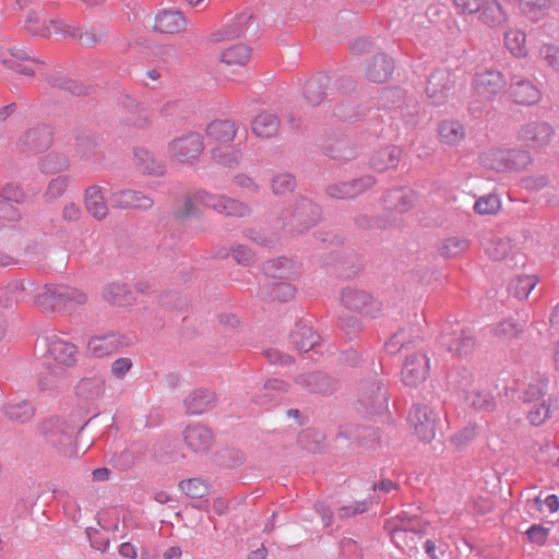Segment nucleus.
I'll use <instances>...</instances> for the list:
<instances>
[{"label": "nucleus", "instance_id": "f704fd0d", "mask_svg": "<svg viewBox=\"0 0 559 559\" xmlns=\"http://www.w3.org/2000/svg\"><path fill=\"white\" fill-rule=\"evenodd\" d=\"M330 78L324 73H319L310 78L304 86V97L311 105L317 106L326 97V88Z\"/></svg>", "mask_w": 559, "mask_h": 559}, {"label": "nucleus", "instance_id": "052dcab7", "mask_svg": "<svg viewBox=\"0 0 559 559\" xmlns=\"http://www.w3.org/2000/svg\"><path fill=\"white\" fill-rule=\"evenodd\" d=\"M180 489L191 498H203L209 493V486L200 478H190L179 484Z\"/></svg>", "mask_w": 559, "mask_h": 559}, {"label": "nucleus", "instance_id": "dca6fc26", "mask_svg": "<svg viewBox=\"0 0 559 559\" xmlns=\"http://www.w3.org/2000/svg\"><path fill=\"white\" fill-rule=\"evenodd\" d=\"M509 93L514 103L523 106H533L542 99L539 87L533 81L516 74L510 76Z\"/></svg>", "mask_w": 559, "mask_h": 559}, {"label": "nucleus", "instance_id": "39448f33", "mask_svg": "<svg viewBox=\"0 0 559 559\" xmlns=\"http://www.w3.org/2000/svg\"><path fill=\"white\" fill-rule=\"evenodd\" d=\"M472 384L473 377L467 370L452 372L449 376L450 388L457 393H462L468 406L476 411H492L495 407L493 396L479 389H473L469 391Z\"/></svg>", "mask_w": 559, "mask_h": 559}, {"label": "nucleus", "instance_id": "774afa93", "mask_svg": "<svg viewBox=\"0 0 559 559\" xmlns=\"http://www.w3.org/2000/svg\"><path fill=\"white\" fill-rule=\"evenodd\" d=\"M417 523V516H409L406 512L397 514L393 519V538H397L404 532L415 531Z\"/></svg>", "mask_w": 559, "mask_h": 559}, {"label": "nucleus", "instance_id": "bf43d9fd", "mask_svg": "<svg viewBox=\"0 0 559 559\" xmlns=\"http://www.w3.org/2000/svg\"><path fill=\"white\" fill-rule=\"evenodd\" d=\"M500 207L501 201L495 193H488L479 197L474 204V211L479 215L496 214Z\"/></svg>", "mask_w": 559, "mask_h": 559}, {"label": "nucleus", "instance_id": "2f4dec72", "mask_svg": "<svg viewBox=\"0 0 559 559\" xmlns=\"http://www.w3.org/2000/svg\"><path fill=\"white\" fill-rule=\"evenodd\" d=\"M263 272L273 280H289L298 274L299 267L293 260L281 257L266 261Z\"/></svg>", "mask_w": 559, "mask_h": 559}, {"label": "nucleus", "instance_id": "37998d69", "mask_svg": "<svg viewBox=\"0 0 559 559\" xmlns=\"http://www.w3.org/2000/svg\"><path fill=\"white\" fill-rule=\"evenodd\" d=\"M440 141L447 145H457L465 138L464 126L456 120H444L439 124Z\"/></svg>", "mask_w": 559, "mask_h": 559}, {"label": "nucleus", "instance_id": "20e7f679", "mask_svg": "<svg viewBox=\"0 0 559 559\" xmlns=\"http://www.w3.org/2000/svg\"><path fill=\"white\" fill-rule=\"evenodd\" d=\"M86 423H74L71 420L53 417L43 424V432L47 442L55 447L62 455L72 456L76 454L74 447L75 433L83 429Z\"/></svg>", "mask_w": 559, "mask_h": 559}, {"label": "nucleus", "instance_id": "7ed1b4c3", "mask_svg": "<svg viewBox=\"0 0 559 559\" xmlns=\"http://www.w3.org/2000/svg\"><path fill=\"white\" fill-rule=\"evenodd\" d=\"M87 301V295L68 285H46L35 297V304L46 311H72Z\"/></svg>", "mask_w": 559, "mask_h": 559}, {"label": "nucleus", "instance_id": "680f3d73", "mask_svg": "<svg viewBox=\"0 0 559 559\" xmlns=\"http://www.w3.org/2000/svg\"><path fill=\"white\" fill-rule=\"evenodd\" d=\"M540 60L552 71L559 73V47L554 44H543L538 51Z\"/></svg>", "mask_w": 559, "mask_h": 559}, {"label": "nucleus", "instance_id": "de8ad7c7", "mask_svg": "<svg viewBox=\"0 0 559 559\" xmlns=\"http://www.w3.org/2000/svg\"><path fill=\"white\" fill-rule=\"evenodd\" d=\"M135 159L141 169L150 175L162 176L166 171L165 164L151 152L140 150L135 152Z\"/></svg>", "mask_w": 559, "mask_h": 559}, {"label": "nucleus", "instance_id": "5701e85b", "mask_svg": "<svg viewBox=\"0 0 559 559\" xmlns=\"http://www.w3.org/2000/svg\"><path fill=\"white\" fill-rule=\"evenodd\" d=\"M252 14L249 11H243L229 21L222 29L215 31L210 35V41L219 43L229 40L245 35L247 25L251 20Z\"/></svg>", "mask_w": 559, "mask_h": 559}, {"label": "nucleus", "instance_id": "f03ea898", "mask_svg": "<svg viewBox=\"0 0 559 559\" xmlns=\"http://www.w3.org/2000/svg\"><path fill=\"white\" fill-rule=\"evenodd\" d=\"M506 85V79L498 70L489 69L476 73L472 83L469 112L478 117L488 111L490 103L503 91Z\"/></svg>", "mask_w": 559, "mask_h": 559}, {"label": "nucleus", "instance_id": "a878e982", "mask_svg": "<svg viewBox=\"0 0 559 559\" xmlns=\"http://www.w3.org/2000/svg\"><path fill=\"white\" fill-rule=\"evenodd\" d=\"M320 336L313 332L312 328L306 322H298L290 333L292 345L300 352L314 349L319 344Z\"/></svg>", "mask_w": 559, "mask_h": 559}, {"label": "nucleus", "instance_id": "c85d7f7f", "mask_svg": "<svg viewBox=\"0 0 559 559\" xmlns=\"http://www.w3.org/2000/svg\"><path fill=\"white\" fill-rule=\"evenodd\" d=\"M394 70V62L386 55H377L372 57L366 68V76L374 83L385 82Z\"/></svg>", "mask_w": 559, "mask_h": 559}, {"label": "nucleus", "instance_id": "a18cd8bd", "mask_svg": "<svg viewBox=\"0 0 559 559\" xmlns=\"http://www.w3.org/2000/svg\"><path fill=\"white\" fill-rule=\"evenodd\" d=\"M76 154L85 160H98L99 143L94 134L84 133L76 138Z\"/></svg>", "mask_w": 559, "mask_h": 559}, {"label": "nucleus", "instance_id": "9d476101", "mask_svg": "<svg viewBox=\"0 0 559 559\" xmlns=\"http://www.w3.org/2000/svg\"><path fill=\"white\" fill-rule=\"evenodd\" d=\"M442 346L453 355L463 356L468 354L475 346V337L469 330L463 329L460 323L448 322L442 326L439 337Z\"/></svg>", "mask_w": 559, "mask_h": 559}, {"label": "nucleus", "instance_id": "e433bc0d", "mask_svg": "<svg viewBox=\"0 0 559 559\" xmlns=\"http://www.w3.org/2000/svg\"><path fill=\"white\" fill-rule=\"evenodd\" d=\"M105 384L102 377L84 378L75 388L76 396L85 402H94L104 394Z\"/></svg>", "mask_w": 559, "mask_h": 559}, {"label": "nucleus", "instance_id": "f8f14e48", "mask_svg": "<svg viewBox=\"0 0 559 559\" xmlns=\"http://www.w3.org/2000/svg\"><path fill=\"white\" fill-rule=\"evenodd\" d=\"M388 390L380 381H366L360 384L358 404L367 414L381 413L388 408Z\"/></svg>", "mask_w": 559, "mask_h": 559}, {"label": "nucleus", "instance_id": "1a4fd4ad", "mask_svg": "<svg viewBox=\"0 0 559 559\" xmlns=\"http://www.w3.org/2000/svg\"><path fill=\"white\" fill-rule=\"evenodd\" d=\"M204 150L203 136L198 132H189L168 143V157L180 164H193Z\"/></svg>", "mask_w": 559, "mask_h": 559}, {"label": "nucleus", "instance_id": "79ce46f5", "mask_svg": "<svg viewBox=\"0 0 559 559\" xmlns=\"http://www.w3.org/2000/svg\"><path fill=\"white\" fill-rule=\"evenodd\" d=\"M252 132L261 138H272L280 129L278 118L271 112H262L252 121Z\"/></svg>", "mask_w": 559, "mask_h": 559}, {"label": "nucleus", "instance_id": "412c9836", "mask_svg": "<svg viewBox=\"0 0 559 559\" xmlns=\"http://www.w3.org/2000/svg\"><path fill=\"white\" fill-rule=\"evenodd\" d=\"M295 382L304 390L319 394H331L337 385L336 380L321 371L301 373Z\"/></svg>", "mask_w": 559, "mask_h": 559}, {"label": "nucleus", "instance_id": "4be33fe9", "mask_svg": "<svg viewBox=\"0 0 559 559\" xmlns=\"http://www.w3.org/2000/svg\"><path fill=\"white\" fill-rule=\"evenodd\" d=\"M183 439L189 449L195 453H204L213 444L212 431L202 425L188 426L183 431Z\"/></svg>", "mask_w": 559, "mask_h": 559}, {"label": "nucleus", "instance_id": "ea45409f", "mask_svg": "<svg viewBox=\"0 0 559 559\" xmlns=\"http://www.w3.org/2000/svg\"><path fill=\"white\" fill-rule=\"evenodd\" d=\"M417 338H419V336L415 335V330L412 326L401 328L384 344L385 352L394 355L402 348L414 344Z\"/></svg>", "mask_w": 559, "mask_h": 559}, {"label": "nucleus", "instance_id": "8fccbe9b", "mask_svg": "<svg viewBox=\"0 0 559 559\" xmlns=\"http://www.w3.org/2000/svg\"><path fill=\"white\" fill-rule=\"evenodd\" d=\"M70 167L69 158L61 153L51 152L40 159L39 168L45 174H57Z\"/></svg>", "mask_w": 559, "mask_h": 559}, {"label": "nucleus", "instance_id": "603ef678", "mask_svg": "<svg viewBox=\"0 0 559 559\" xmlns=\"http://www.w3.org/2000/svg\"><path fill=\"white\" fill-rule=\"evenodd\" d=\"M242 157L240 150L233 146H219L212 150V158L217 164L233 168L237 166Z\"/></svg>", "mask_w": 559, "mask_h": 559}, {"label": "nucleus", "instance_id": "6e6552de", "mask_svg": "<svg viewBox=\"0 0 559 559\" xmlns=\"http://www.w3.org/2000/svg\"><path fill=\"white\" fill-rule=\"evenodd\" d=\"M47 354L53 362L49 364V373L53 377H62L67 368L74 367L78 362V347L57 335L47 338Z\"/></svg>", "mask_w": 559, "mask_h": 559}, {"label": "nucleus", "instance_id": "aec40b11", "mask_svg": "<svg viewBox=\"0 0 559 559\" xmlns=\"http://www.w3.org/2000/svg\"><path fill=\"white\" fill-rule=\"evenodd\" d=\"M124 344V337L115 332L92 336L87 342V353L103 358L117 352Z\"/></svg>", "mask_w": 559, "mask_h": 559}, {"label": "nucleus", "instance_id": "49530a36", "mask_svg": "<svg viewBox=\"0 0 559 559\" xmlns=\"http://www.w3.org/2000/svg\"><path fill=\"white\" fill-rule=\"evenodd\" d=\"M251 57V48L246 44H235L222 51L221 60L228 66H245Z\"/></svg>", "mask_w": 559, "mask_h": 559}, {"label": "nucleus", "instance_id": "13d9d810", "mask_svg": "<svg viewBox=\"0 0 559 559\" xmlns=\"http://www.w3.org/2000/svg\"><path fill=\"white\" fill-rule=\"evenodd\" d=\"M51 35L76 37L79 35V28L59 20H51L48 25L41 27L39 36L50 37Z\"/></svg>", "mask_w": 559, "mask_h": 559}, {"label": "nucleus", "instance_id": "4468645a", "mask_svg": "<svg viewBox=\"0 0 559 559\" xmlns=\"http://www.w3.org/2000/svg\"><path fill=\"white\" fill-rule=\"evenodd\" d=\"M429 369L430 361L425 353L408 355L401 371L402 381L407 386H417L427 379Z\"/></svg>", "mask_w": 559, "mask_h": 559}, {"label": "nucleus", "instance_id": "864d4df0", "mask_svg": "<svg viewBox=\"0 0 559 559\" xmlns=\"http://www.w3.org/2000/svg\"><path fill=\"white\" fill-rule=\"evenodd\" d=\"M4 413L10 420L25 423L33 417L34 408L28 402L21 401L16 403H9L4 407Z\"/></svg>", "mask_w": 559, "mask_h": 559}, {"label": "nucleus", "instance_id": "e2e57ef3", "mask_svg": "<svg viewBox=\"0 0 559 559\" xmlns=\"http://www.w3.org/2000/svg\"><path fill=\"white\" fill-rule=\"evenodd\" d=\"M324 437L316 430H305L299 436V443L310 452H318L323 449Z\"/></svg>", "mask_w": 559, "mask_h": 559}, {"label": "nucleus", "instance_id": "f257e3e1", "mask_svg": "<svg viewBox=\"0 0 559 559\" xmlns=\"http://www.w3.org/2000/svg\"><path fill=\"white\" fill-rule=\"evenodd\" d=\"M198 206L213 209L221 214L245 217L250 214V207L237 200L225 195L210 193L204 190L187 195L182 209L178 212L180 217H191L199 213Z\"/></svg>", "mask_w": 559, "mask_h": 559}, {"label": "nucleus", "instance_id": "f3484780", "mask_svg": "<svg viewBox=\"0 0 559 559\" xmlns=\"http://www.w3.org/2000/svg\"><path fill=\"white\" fill-rule=\"evenodd\" d=\"M1 62L8 69L31 76L34 74V66L39 64V61L31 56L25 49L13 46L3 52L0 57Z\"/></svg>", "mask_w": 559, "mask_h": 559}, {"label": "nucleus", "instance_id": "423d86ee", "mask_svg": "<svg viewBox=\"0 0 559 559\" xmlns=\"http://www.w3.org/2000/svg\"><path fill=\"white\" fill-rule=\"evenodd\" d=\"M321 216L320 209L311 200L301 198L295 210L281 217L282 229L287 234H302L310 229Z\"/></svg>", "mask_w": 559, "mask_h": 559}, {"label": "nucleus", "instance_id": "09e8293b", "mask_svg": "<svg viewBox=\"0 0 559 559\" xmlns=\"http://www.w3.org/2000/svg\"><path fill=\"white\" fill-rule=\"evenodd\" d=\"M538 278L535 275L519 276L509 284L508 292L516 299H525L535 288Z\"/></svg>", "mask_w": 559, "mask_h": 559}, {"label": "nucleus", "instance_id": "c756f323", "mask_svg": "<svg viewBox=\"0 0 559 559\" xmlns=\"http://www.w3.org/2000/svg\"><path fill=\"white\" fill-rule=\"evenodd\" d=\"M288 384L278 379H270L260 389L259 393L252 399V402L261 407H269L276 403L281 396L287 392Z\"/></svg>", "mask_w": 559, "mask_h": 559}, {"label": "nucleus", "instance_id": "393cba45", "mask_svg": "<svg viewBox=\"0 0 559 559\" xmlns=\"http://www.w3.org/2000/svg\"><path fill=\"white\" fill-rule=\"evenodd\" d=\"M216 395L207 389H197L185 399V407L190 415H201L213 408L216 404Z\"/></svg>", "mask_w": 559, "mask_h": 559}, {"label": "nucleus", "instance_id": "a19ab883", "mask_svg": "<svg viewBox=\"0 0 559 559\" xmlns=\"http://www.w3.org/2000/svg\"><path fill=\"white\" fill-rule=\"evenodd\" d=\"M509 156V150L490 148L481 154L480 163L484 167L499 173L510 171L508 164Z\"/></svg>", "mask_w": 559, "mask_h": 559}, {"label": "nucleus", "instance_id": "c03bdc74", "mask_svg": "<svg viewBox=\"0 0 559 559\" xmlns=\"http://www.w3.org/2000/svg\"><path fill=\"white\" fill-rule=\"evenodd\" d=\"M548 382L549 381L546 374L539 372L533 373L530 378L527 386L519 395V399H521L524 403L537 401L546 392Z\"/></svg>", "mask_w": 559, "mask_h": 559}, {"label": "nucleus", "instance_id": "473e14b6", "mask_svg": "<svg viewBox=\"0 0 559 559\" xmlns=\"http://www.w3.org/2000/svg\"><path fill=\"white\" fill-rule=\"evenodd\" d=\"M479 13V21L490 28L501 27L508 21V14L498 0H484Z\"/></svg>", "mask_w": 559, "mask_h": 559}, {"label": "nucleus", "instance_id": "6e6d98bb", "mask_svg": "<svg viewBox=\"0 0 559 559\" xmlns=\"http://www.w3.org/2000/svg\"><path fill=\"white\" fill-rule=\"evenodd\" d=\"M243 236L252 242L266 248L274 247L280 239L276 233H269L262 228H248L243 230Z\"/></svg>", "mask_w": 559, "mask_h": 559}, {"label": "nucleus", "instance_id": "58836bf2", "mask_svg": "<svg viewBox=\"0 0 559 559\" xmlns=\"http://www.w3.org/2000/svg\"><path fill=\"white\" fill-rule=\"evenodd\" d=\"M206 134L209 138L221 142H231L237 133V127L235 122L230 120H214L206 127Z\"/></svg>", "mask_w": 559, "mask_h": 559}, {"label": "nucleus", "instance_id": "72a5a7b5", "mask_svg": "<svg viewBox=\"0 0 559 559\" xmlns=\"http://www.w3.org/2000/svg\"><path fill=\"white\" fill-rule=\"evenodd\" d=\"M401 148L394 145L376 151L370 158V166L377 171H386L395 168L401 158Z\"/></svg>", "mask_w": 559, "mask_h": 559}, {"label": "nucleus", "instance_id": "6ab92c4d", "mask_svg": "<svg viewBox=\"0 0 559 559\" xmlns=\"http://www.w3.org/2000/svg\"><path fill=\"white\" fill-rule=\"evenodd\" d=\"M109 202L112 207L136 210H148L154 204V201L148 195L132 189L112 191Z\"/></svg>", "mask_w": 559, "mask_h": 559}, {"label": "nucleus", "instance_id": "69168bd1", "mask_svg": "<svg viewBox=\"0 0 559 559\" xmlns=\"http://www.w3.org/2000/svg\"><path fill=\"white\" fill-rule=\"evenodd\" d=\"M373 503V499H366L361 501H354L349 504L342 506L337 510V516L342 520L348 519L368 511L369 507Z\"/></svg>", "mask_w": 559, "mask_h": 559}, {"label": "nucleus", "instance_id": "0e129e2a", "mask_svg": "<svg viewBox=\"0 0 559 559\" xmlns=\"http://www.w3.org/2000/svg\"><path fill=\"white\" fill-rule=\"evenodd\" d=\"M26 289L25 283L22 281H14L8 284L5 288L0 289V305L8 307L12 301L19 300V294Z\"/></svg>", "mask_w": 559, "mask_h": 559}, {"label": "nucleus", "instance_id": "0eeeda50", "mask_svg": "<svg viewBox=\"0 0 559 559\" xmlns=\"http://www.w3.org/2000/svg\"><path fill=\"white\" fill-rule=\"evenodd\" d=\"M556 136L555 128L544 120H532L520 127L518 140L528 150L545 152Z\"/></svg>", "mask_w": 559, "mask_h": 559}, {"label": "nucleus", "instance_id": "bb28decb", "mask_svg": "<svg viewBox=\"0 0 559 559\" xmlns=\"http://www.w3.org/2000/svg\"><path fill=\"white\" fill-rule=\"evenodd\" d=\"M86 211L96 219L102 221L108 216L109 207L100 186H91L85 190Z\"/></svg>", "mask_w": 559, "mask_h": 559}, {"label": "nucleus", "instance_id": "cd10ccee", "mask_svg": "<svg viewBox=\"0 0 559 559\" xmlns=\"http://www.w3.org/2000/svg\"><path fill=\"white\" fill-rule=\"evenodd\" d=\"M295 287L286 281H272L263 285L259 296L264 301L286 302L295 296Z\"/></svg>", "mask_w": 559, "mask_h": 559}, {"label": "nucleus", "instance_id": "5fc2aeb1", "mask_svg": "<svg viewBox=\"0 0 559 559\" xmlns=\"http://www.w3.org/2000/svg\"><path fill=\"white\" fill-rule=\"evenodd\" d=\"M522 332L523 325L515 322L513 319L502 320L492 328L495 336L502 341L514 340L519 337Z\"/></svg>", "mask_w": 559, "mask_h": 559}, {"label": "nucleus", "instance_id": "3c124183", "mask_svg": "<svg viewBox=\"0 0 559 559\" xmlns=\"http://www.w3.org/2000/svg\"><path fill=\"white\" fill-rule=\"evenodd\" d=\"M468 245L467 239L453 236L442 240L438 251L443 258H457L467 250Z\"/></svg>", "mask_w": 559, "mask_h": 559}, {"label": "nucleus", "instance_id": "4c0bfd02", "mask_svg": "<svg viewBox=\"0 0 559 559\" xmlns=\"http://www.w3.org/2000/svg\"><path fill=\"white\" fill-rule=\"evenodd\" d=\"M504 47L515 58H525L528 55L526 34L519 28H510L504 33Z\"/></svg>", "mask_w": 559, "mask_h": 559}, {"label": "nucleus", "instance_id": "ddd939ff", "mask_svg": "<svg viewBox=\"0 0 559 559\" xmlns=\"http://www.w3.org/2000/svg\"><path fill=\"white\" fill-rule=\"evenodd\" d=\"M454 78L448 69H437L428 79L426 93L433 105L444 104L453 93Z\"/></svg>", "mask_w": 559, "mask_h": 559}, {"label": "nucleus", "instance_id": "9b49d317", "mask_svg": "<svg viewBox=\"0 0 559 559\" xmlns=\"http://www.w3.org/2000/svg\"><path fill=\"white\" fill-rule=\"evenodd\" d=\"M408 423L423 442H430L436 435L437 414L426 404H414L408 413Z\"/></svg>", "mask_w": 559, "mask_h": 559}, {"label": "nucleus", "instance_id": "4d7b16f0", "mask_svg": "<svg viewBox=\"0 0 559 559\" xmlns=\"http://www.w3.org/2000/svg\"><path fill=\"white\" fill-rule=\"evenodd\" d=\"M512 243L509 238L506 237H493L486 247L487 254L492 260H504L511 252Z\"/></svg>", "mask_w": 559, "mask_h": 559}, {"label": "nucleus", "instance_id": "2eb2a0df", "mask_svg": "<svg viewBox=\"0 0 559 559\" xmlns=\"http://www.w3.org/2000/svg\"><path fill=\"white\" fill-rule=\"evenodd\" d=\"M341 301L345 308L365 317L374 318L380 312V304L364 290L345 288L342 290Z\"/></svg>", "mask_w": 559, "mask_h": 559}, {"label": "nucleus", "instance_id": "c9c22d12", "mask_svg": "<svg viewBox=\"0 0 559 559\" xmlns=\"http://www.w3.org/2000/svg\"><path fill=\"white\" fill-rule=\"evenodd\" d=\"M103 298L112 306L127 307L133 302V294L124 283L112 282L103 287Z\"/></svg>", "mask_w": 559, "mask_h": 559}, {"label": "nucleus", "instance_id": "b1692460", "mask_svg": "<svg viewBox=\"0 0 559 559\" xmlns=\"http://www.w3.org/2000/svg\"><path fill=\"white\" fill-rule=\"evenodd\" d=\"M187 27V20L178 10L159 11L154 19V31L162 34H176Z\"/></svg>", "mask_w": 559, "mask_h": 559}, {"label": "nucleus", "instance_id": "7c9ffc66", "mask_svg": "<svg viewBox=\"0 0 559 559\" xmlns=\"http://www.w3.org/2000/svg\"><path fill=\"white\" fill-rule=\"evenodd\" d=\"M383 202L386 210L403 213L413 206L415 193L408 188H395L385 193Z\"/></svg>", "mask_w": 559, "mask_h": 559}, {"label": "nucleus", "instance_id": "a211bd4d", "mask_svg": "<svg viewBox=\"0 0 559 559\" xmlns=\"http://www.w3.org/2000/svg\"><path fill=\"white\" fill-rule=\"evenodd\" d=\"M52 143V132L49 126L40 124L29 129L19 141V147L23 152L40 153Z\"/></svg>", "mask_w": 559, "mask_h": 559}, {"label": "nucleus", "instance_id": "338daca9", "mask_svg": "<svg viewBox=\"0 0 559 559\" xmlns=\"http://www.w3.org/2000/svg\"><path fill=\"white\" fill-rule=\"evenodd\" d=\"M296 187L295 177L290 174H278L272 179V190L276 195H283L290 192Z\"/></svg>", "mask_w": 559, "mask_h": 559}]
</instances>
